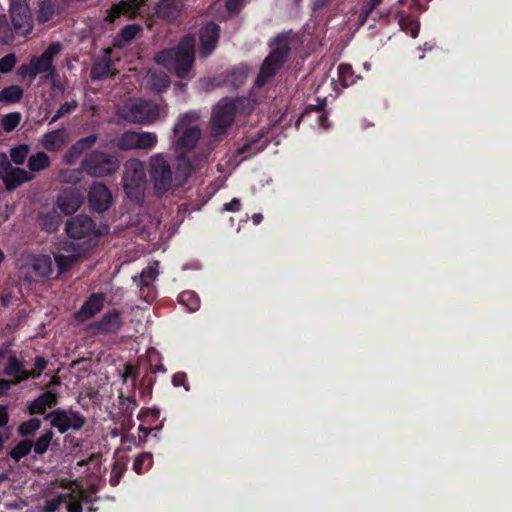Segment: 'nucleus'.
I'll list each match as a JSON object with an SVG mask.
<instances>
[{"instance_id": "680f3d73", "label": "nucleus", "mask_w": 512, "mask_h": 512, "mask_svg": "<svg viewBox=\"0 0 512 512\" xmlns=\"http://www.w3.org/2000/svg\"><path fill=\"white\" fill-rule=\"evenodd\" d=\"M8 409L5 405H0V428L5 427L9 422Z\"/></svg>"}, {"instance_id": "a211bd4d", "label": "nucleus", "mask_w": 512, "mask_h": 512, "mask_svg": "<svg viewBox=\"0 0 512 512\" xmlns=\"http://www.w3.org/2000/svg\"><path fill=\"white\" fill-rule=\"evenodd\" d=\"M58 398L56 392L45 391L27 405V412L29 415L45 414L47 408H53L58 404Z\"/></svg>"}, {"instance_id": "bf43d9fd", "label": "nucleus", "mask_w": 512, "mask_h": 512, "mask_svg": "<svg viewBox=\"0 0 512 512\" xmlns=\"http://www.w3.org/2000/svg\"><path fill=\"white\" fill-rule=\"evenodd\" d=\"M241 201L238 198H233L230 202L225 203L223 209L228 212H238L241 210Z\"/></svg>"}, {"instance_id": "49530a36", "label": "nucleus", "mask_w": 512, "mask_h": 512, "mask_svg": "<svg viewBox=\"0 0 512 512\" xmlns=\"http://www.w3.org/2000/svg\"><path fill=\"white\" fill-rule=\"evenodd\" d=\"M157 143V136L149 132H137V149L152 148Z\"/></svg>"}, {"instance_id": "cd10ccee", "label": "nucleus", "mask_w": 512, "mask_h": 512, "mask_svg": "<svg viewBox=\"0 0 512 512\" xmlns=\"http://www.w3.org/2000/svg\"><path fill=\"white\" fill-rule=\"evenodd\" d=\"M261 138L262 135H259L258 137H251L246 143L237 148V155L246 154L244 157L240 159V161H244L249 157L256 155L257 153L263 151L267 147V142H264L260 146L255 147V145L260 141Z\"/></svg>"}, {"instance_id": "c85d7f7f", "label": "nucleus", "mask_w": 512, "mask_h": 512, "mask_svg": "<svg viewBox=\"0 0 512 512\" xmlns=\"http://www.w3.org/2000/svg\"><path fill=\"white\" fill-rule=\"evenodd\" d=\"M23 372H27L25 369V362L18 359L15 355H11L7 359V363L3 369V373L9 377H21Z\"/></svg>"}, {"instance_id": "e433bc0d", "label": "nucleus", "mask_w": 512, "mask_h": 512, "mask_svg": "<svg viewBox=\"0 0 512 512\" xmlns=\"http://www.w3.org/2000/svg\"><path fill=\"white\" fill-rule=\"evenodd\" d=\"M54 437V432L51 429H46L44 433L38 437L36 442L33 441V451L37 455H43L47 452L50 443Z\"/></svg>"}, {"instance_id": "aec40b11", "label": "nucleus", "mask_w": 512, "mask_h": 512, "mask_svg": "<svg viewBox=\"0 0 512 512\" xmlns=\"http://www.w3.org/2000/svg\"><path fill=\"white\" fill-rule=\"evenodd\" d=\"M97 142V135L91 134L78 139L65 153L64 159L67 164L73 165L78 158L87 150L91 149Z\"/></svg>"}, {"instance_id": "338daca9", "label": "nucleus", "mask_w": 512, "mask_h": 512, "mask_svg": "<svg viewBox=\"0 0 512 512\" xmlns=\"http://www.w3.org/2000/svg\"><path fill=\"white\" fill-rule=\"evenodd\" d=\"M50 80L52 81V87H53L55 94H59V95L63 96L65 94V90H66L65 86L63 84L57 82L55 80V78L50 79Z\"/></svg>"}, {"instance_id": "72a5a7b5", "label": "nucleus", "mask_w": 512, "mask_h": 512, "mask_svg": "<svg viewBox=\"0 0 512 512\" xmlns=\"http://www.w3.org/2000/svg\"><path fill=\"white\" fill-rule=\"evenodd\" d=\"M178 302L190 312L197 311L201 303L198 294L191 290L181 292L178 296Z\"/></svg>"}, {"instance_id": "a18cd8bd", "label": "nucleus", "mask_w": 512, "mask_h": 512, "mask_svg": "<svg viewBox=\"0 0 512 512\" xmlns=\"http://www.w3.org/2000/svg\"><path fill=\"white\" fill-rule=\"evenodd\" d=\"M399 25L403 31L409 32L413 38L419 34V25L409 15H403L399 19Z\"/></svg>"}, {"instance_id": "c03bdc74", "label": "nucleus", "mask_w": 512, "mask_h": 512, "mask_svg": "<svg viewBox=\"0 0 512 512\" xmlns=\"http://www.w3.org/2000/svg\"><path fill=\"white\" fill-rule=\"evenodd\" d=\"M21 121V114L19 112H12L3 116L1 120L2 128L5 132H12Z\"/></svg>"}, {"instance_id": "f257e3e1", "label": "nucleus", "mask_w": 512, "mask_h": 512, "mask_svg": "<svg viewBox=\"0 0 512 512\" xmlns=\"http://www.w3.org/2000/svg\"><path fill=\"white\" fill-rule=\"evenodd\" d=\"M196 39L193 34L184 35L178 44L155 54V62L172 71L180 79L188 77L195 62Z\"/></svg>"}, {"instance_id": "393cba45", "label": "nucleus", "mask_w": 512, "mask_h": 512, "mask_svg": "<svg viewBox=\"0 0 512 512\" xmlns=\"http://www.w3.org/2000/svg\"><path fill=\"white\" fill-rule=\"evenodd\" d=\"M157 15L169 22L175 20L180 14V7L177 0H160L156 5Z\"/></svg>"}, {"instance_id": "09e8293b", "label": "nucleus", "mask_w": 512, "mask_h": 512, "mask_svg": "<svg viewBox=\"0 0 512 512\" xmlns=\"http://www.w3.org/2000/svg\"><path fill=\"white\" fill-rule=\"evenodd\" d=\"M43 146L48 151H55L60 147L59 131H52L44 134L42 139Z\"/></svg>"}, {"instance_id": "13d9d810", "label": "nucleus", "mask_w": 512, "mask_h": 512, "mask_svg": "<svg viewBox=\"0 0 512 512\" xmlns=\"http://www.w3.org/2000/svg\"><path fill=\"white\" fill-rule=\"evenodd\" d=\"M11 163L5 153H0V178L2 179L11 168Z\"/></svg>"}, {"instance_id": "603ef678", "label": "nucleus", "mask_w": 512, "mask_h": 512, "mask_svg": "<svg viewBox=\"0 0 512 512\" xmlns=\"http://www.w3.org/2000/svg\"><path fill=\"white\" fill-rule=\"evenodd\" d=\"M78 106V103L76 100H72L71 102H65L62 104L59 109L56 111L54 116L51 119V123L56 122L60 118L64 117L65 115H68L72 113Z\"/></svg>"}, {"instance_id": "412c9836", "label": "nucleus", "mask_w": 512, "mask_h": 512, "mask_svg": "<svg viewBox=\"0 0 512 512\" xmlns=\"http://www.w3.org/2000/svg\"><path fill=\"white\" fill-rule=\"evenodd\" d=\"M121 327V315L117 309L108 311L99 321L93 324V328L100 333H116Z\"/></svg>"}, {"instance_id": "7ed1b4c3", "label": "nucleus", "mask_w": 512, "mask_h": 512, "mask_svg": "<svg viewBox=\"0 0 512 512\" xmlns=\"http://www.w3.org/2000/svg\"><path fill=\"white\" fill-rule=\"evenodd\" d=\"M199 116L195 112H187L181 115L173 127L174 136H178L175 142L176 150L180 153L191 151L198 143L201 137V130L198 126H191L198 120Z\"/></svg>"}, {"instance_id": "20e7f679", "label": "nucleus", "mask_w": 512, "mask_h": 512, "mask_svg": "<svg viewBox=\"0 0 512 512\" xmlns=\"http://www.w3.org/2000/svg\"><path fill=\"white\" fill-rule=\"evenodd\" d=\"M82 169L92 177L110 176L119 168L118 159L102 151L87 153L81 162Z\"/></svg>"}, {"instance_id": "8fccbe9b", "label": "nucleus", "mask_w": 512, "mask_h": 512, "mask_svg": "<svg viewBox=\"0 0 512 512\" xmlns=\"http://www.w3.org/2000/svg\"><path fill=\"white\" fill-rule=\"evenodd\" d=\"M83 169L80 167L79 169H67L61 171L60 177L61 180L65 183L76 184L79 183L83 177Z\"/></svg>"}, {"instance_id": "0eeeda50", "label": "nucleus", "mask_w": 512, "mask_h": 512, "mask_svg": "<svg viewBox=\"0 0 512 512\" xmlns=\"http://www.w3.org/2000/svg\"><path fill=\"white\" fill-rule=\"evenodd\" d=\"M45 419H50L51 427L56 428L60 434H64L70 429L79 431L86 424V418L79 411L73 409L56 408L49 412Z\"/></svg>"}, {"instance_id": "f3484780", "label": "nucleus", "mask_w": 512, "mask_h": 512, "mask_svg": "<svg viewBox=\"0 0 512 512\" xmlns=\"http://www.w3.org/2000/svg\"><path fill=\"white\" fill-rule=\"evenodd\" d=\"M57 206L66 215L76 212L83 203V197L75 188L64 189L57 197Z\"/></svg>"}, {"instance_id": "2eb2a0df", "label": "nucleus", "mask_w": 512, "mask_h": 512, "mask_svg": "<svg viewBox=\"0 0 512 512\" xmlns=\"http://www.w3.org/2000/svg\"><path fill=\"white\" fill-rule=\"evenodd\" d=\"M269 45L272 49L265 59L277 64L278 67H283L291 53L288 35L285 33L278 34Z\"/></svg>"}, {"instance_id": "ea45409f", "label": "nucleus", "mask_w": 512, "mask_h": 512, "mask_svg": "<svg viewBox=\"0 0 512 512\" xmlns=\"http://www.w3.org/2000/svg\"><path fill=\"white\" fill-rule=\"evenodd\" d=\"M14 28H11L7 17L5 15H0V43L2 44H10L14 41Z\"/></svg>"}, {"instance_id": "6ab92c4d", "label": "nucleus", "mask_w": 512, "mask_h": 512, "mask_svg": "<svg viewBox=\"0 0 512 512\" xmlns=\"http://www.w3.org/2000/svg\"><path fill=\"white\" fill-rule=\"evenodd\" d=\"M105 298V294L103 293H92L76 313V318L79 321H86L93 318L102 310Z\"/></svg>"}, {"instance_id": "ddd939ff", "label": "nucleus", "mask_w": 512, "mask_h": 512, "mask_svg": "<svg viewBox=\"0 0 512 512\" xmlns=\"http://www.w3.org/2000/svg\"><path fill=\"white\" fill-rule=\"evenodd\" d=\"M96 229L95 222L88 215H77L66 222V233L73 239L90 236Z\"/></svg>"}, {"instance_id": "a878e982", "label": "nucleus", "mask_w": 512, "mask_h": 512, "mask_svg": "<svg viewBox=\"0 0 512 512\" xmlns=\"http://www.w3.org/2000/svg\"><path fill=\"white\" fill-rule=\"evenodd\" d=\"M282 67H278L277 64L264 59L261 64L259 73L254 82V86L257 88L264 87L281 69Z\"/></svg>"}, {"instance_id": "4be33fe9", "label": "nucleus", "mask_w": 512, "mask_h": 512, "mask_svg": "<svg viewBox=\"0 0 512 512\" xmlns=\"http://www.w3.org/2000/svg\"><path fill=\"white\" fill-rule=\"evenodd\" d=\"M33 179V175L22 168H11L2 178L5 187L8 191H14L23 183L29 182Z\"/></svg>"}, {"instance_id": "473e14b6", "label": "nucleus", "mask_w": 512, "mask_h": 512, "mask_svg": "<svg viewBox=\"0 0 512 512\" xmlns=\"http://www.w3.org/2000/svg\"><path fill=\"white\" fill-rule=\"evenodd\" d=\"M41 423V420L36 417L30 418L19 424L17 433L25 439H28V437H34L36 432L40 429Z\"/></svg>"}, {"instance_id": "b1692460", "label": "nucleus", "mask_w": 512, "mask_h": 512, "mask_svg": "<svg viewBox=\"0 0 512 512\" xmlns=\"http://www.w3.org/2000/svg\"><path fill=\"white\" fill-rule=\"evenodd\" d=\"M31 267L34 274L41 279L49 278L53 272V263L49 255L40 254L34 256Z\"/></svg>"}, {"instance_id": "e2e57ef3", "label": "nucleus", "mask_w": 512, "mask_h": 512, "mask_svg": "<svg viewBox=\"0 0 512 512\" xmlns=\"http://www.w3.org/2000/svg\"><path fill=\"white\" fill-rule=\"evenodd\" d=\"M255 108V102L250 99V106L248 104H244L240 106L237 113L249 115Z\"/></svg>"}, {"instance_id": "bb28decb", "label": "nucleus", "mask_w": 512, "mask_h": 512, "mask_svg": "<svg viewBox=\"0 0 512 512\" xmlns=\"http://www.w3.org/2000/svg\"><path fill=\"white\" fill-rule=\"evenodd\" d=\"M140 31L141 27L137 24L126 25L113 39V46L115 48H123L124 46L129 44Z\"/></svg>"}, {"instance_id": "a19ab883", "label": "nucleus", "mask_w": 512, "mask_h": 512, "mask_svg": "<svg viewBox=\"0 0 512 512\" xmlns=\"http://www.w3.org/2000/svg\"><path fill=\"white\" fill-rule=\"evenodd\" d=\"M151 88L157 93L164 92L170 86V78L165 73H153L150 79Z\"/></svg>"}, {"instance_id": "c9c22d12", "label": "nucleus", "mask_w": 512, "mask_h": 512, "mask_svg": "<svg viewBox=\"0 0 512 512\" xmlns=\"http://www.w3.org/2000/svg\"><path fill=\"white\" fill-rule=\"evenodd\" d=\"M50 165V157L45 152H37L28 159V168L32 172H38Z\"/></svg>"}, {"instance_id": "9b49d317", "label": "nucleus", "mask_w": 512, "mask_h": 512, "mask_svg": "<svg viewBox=\"0 0 512 512\" xmlns=\"http://www.w3.org/2000/svg\"><path fill=\"white\" fill-rule=\"evenodd\" d=\"M129 111L132 121L140 124H151L159 116L158 105L145 100L133 102Z\"/></svg>"}, {"instance_id": "864d4df0", "label": "nucleus", "mask_w": 512, "mask_h": 512, "mask_svg": "<svg viewBox=\"0 0 512 512\" xmlns=\"http://www.w3.org/2000/svg\"><path fill=\"white\" fill-rule=\"evenodd\" d=\"M16 64V56L12 53L0 58V73L6 74L14 68Z\"/></svg>"}, {"instance_id": "052dcab7", "label": "nucleus", "mask_w": 512, "mask_h": 512, "mask_svg": "<svg viewBox=\"0 0 512 512\" xmlns=\"http://www.w3.org/2000/svg\"><path fill=\"white\" fill-rule=\"evenodd\" d=\"M17 377L13 380L0 379V396L4 395L13 385H17L20 382H16Z\"/></svg>"}, {"instance_id": "2f4dec72", "label": "nucleus", "mask_w": 512, "mask_h": 512, "mask_svg": "<svg viewBox=\"0 0 512 512\" xmlns=\"http://www.w3.org/2000/svg\"><path fill=\"white\" fill-rule=\"evenodd\" d=\"M33 449V440L23 439L19 441L8 453V455L17 463L22 458L30 454Z\"/></svg>"}, {"instance_id": "f03ea898", "label": "nucleus", "mask_w": 512, "mask_h": 512, "mask_svg": "<svg viewBox=\"0 0 512 512\" xmlns=\"http://www.w3.org/2000/svg\"><path fill=\"white\" fill-rule=\"evenodd\" d=\"M244 104L250 106V99L238 97L235 100H221L212 111L211 134L216 137L226 134L234 123L239 107Z\"/></svg>"}, {"instance_id": "6e6d98bb", "label": "nucleus", "mask_w": 512, "mask_h": 512, "mask_svg": "<svg viewBox=\"0 0 512 512\" xmlns=\"http://www.w3.org/2000/svg\"><path fill=\"white\" fill-rule=\"evenodd\" d=\"M374 7H372L368 2L365 3L359 13V22L360 25H364L371 13L374 11Z\"/></svg>"}, {"instance_id": "69168bd1", "label": "nucleus", "mask_w": 512, "mask_h": 512, "mask_svg": "<svg viewBox=\"0 0 512 512\" xmlns=\"http://www.w3.org/2000/svg\"><path fill=\"white\" fill-rule=\"evenodd\" d=\"M60 503H61L60 498H54V499L48 501L47 507H46L47 512H55L58 509Z\"/></svg>"}, {"instance_id": "dca6fc26", "label": "nucleus", "mask_w": 512, "mask_h": 512, "mask_svg": "<svg viewBox=\"0 0 512 512\" xmlns=\"http://www.w3.org/2000/svg\"><path fill=\"white\" fill-rule=\"evenodd\" d=\"M249 71V66L244 63L233 66L219 76L217 85H225L233 89H238L245 84Z\"/></svg>"}, {"instance_id": "37998d69", "label": "nucleus", "mask_w": 512, "mask_h": 512, "mask_svg": "<svg viewBox=\"0 0 512 512\" xmlns=\"http://www.w3.org/2000/svg\"><path fill=\"white\" fill-rule=\"evenodd\" d=\"M129 12V5L126 2H120L119 4L113 5L107 10L105 21L114 23L121 15Z\"/></svg>"}, {"instance_id": "58836bf2", "label": "nucleus", "mask_w": 512, "mask_h": 512, "mask_svg": "<svg viewBox=\"0 0 512 512\" xmlns=\"http://www.w3.org/2000/svg\"><path fill=\"white\" fill-rule=\"evenodd\" d=\"M338 77L344 87L353 85L356 82V76L352 66L349 64L342 63L338 66Z\"/></svg>"}, {"instance_id": "6e6552de", "label": "nucleus", "mask_w": 512, "mask_h": 512, "mask_svg": "<svg viewBox=\"0 0 512 512\" xmlns=\"http://www.w3.org/2000/svg\"><path fill=\"white\" fill-rule=\"evenodd\" d=\"M10 18L15 34L26 37L33 30V16L26 0H12L10 3Z\"/></svg>"}, {"instance_id": "c756f323", "label": "nucleus", "mask_w": 512, "mask_h": 512, "mask_svg": "<svg viewBox=\"0 0 512 512\" xmlns=\"http://www.w3.org/2000/svg\"><path fill=\"white\" fill-rule=\"evenodd\" d=\"M24 94L18 85H10L0 91V103L14 104L20 102Z\"/></svg>"}, {"instance_id": "774afa93", "label": "nucleus", "mask_w": 512, "mask_h": 512, "mask_svg": "<svg viewBox=\"0 0 512 512\" xmlns=\"http://www.w3.org/2000/svg\"><path fill=\"white\" fill-rule=\"evenodd\" d=\"M67 512H83V508L80 502L74 501L67 504Z\"/></svg>"}, {"instance_id": "0e129e2a", "label": "nucleus", "mask_w": 512, "mask_h": 512, "mask_svg": "<svg viewBox=\"0 0 512 512\" xmlns=\"http://www.w3.org/2000/svg\"><path fill=\"white\" fill-rule=\"evenodd\" d=\"M331 0H312V10L314 12L319 11L326 7Z\"/></svg>"}, {"instance_id": "1a4fd4ad", "label": "nucleus", "mask_w": 512, "mask_h": 512, "mask_svg": "<svg viewBox=\"0 0 512 512\" xmlns=\"http://www.w3.org/2000/svg\"><path fill=\"white\" fill-rule=\"evenodd\" d=\"M146 181L143 164L138 160L127 162L126 171L123 176L124 189L129 197L133 194L139 196L143 192V186Z\"/></svg>"}, {"instance_id": "4d7b16f0", "label": "nucleus", "mask_w": 512, "mask_h": 512, "mask_svg": "<svg viewBox=\"0 0 512 512\" xmlns=\"http://www.w3.org/2000/svg\"><path fill=\"white\" fill-rule=\"evenodd\" d=\"M243 1L244 0H225L226 10L232 14L238 13L243 6Z\"/></svg>"}, {"instance_id": "f704fd0d", "label": "nucleus", "mask_w": 512, "mask_h": 512, "mask_svg": "<svg viewBox=\"0 0 512 512\" xmlns=\"http://www.w3.org/2000/svg\"><path fill=\"white\" fill-rule=\"evenodd\" d=\"M112 63L109 59L96 62L90 71L92 80H105L111 74Z\"/></svg>"}, {"instance_id": "4c0bfd02", "label": "nucleus", "mask_w": 512, "mask_h": 512, "mask_svg": "<svg viewBox=\"0 0 512 512\" xmlns=\"http://www.w3.org/2000/svg\"><path fill=\"white\" fill-rule=\"evenodd\" d=\"M152 465V454L149 452H143L135 458L132 468L137 474H143L148 471Z\"/></svg>"}, {"instance_id": "5701e85b", "label": "nucleus", "mask_w": 512, "mask_h": 512, "mask_svg": "<svg viewBox=\"0 0 512 512\" xmlns=\"http://www.w3.org/2000/svg\"><path fill=\"white\" fill-rule=\"evenodd\" d=\"M37 221L42 230L53 233L58 230L62 223V217L57 210L53 208L46 212H40Z\"/></svg>"}, {"instance_id": "3c124183", "label": "nucleus", "mask_w": 512, "mask_h": 512, "mask_svg": "<svg viewBox=\"0 0 512 512\" xmlns=\"http://www.w3.org/2000/svg\"><path fill=\"white\" fill-rule=\"evenodd\" d=\"M125 471H126L125 464L115 462L113 464V467H112V470L110 473V478H109L110 485L113 487L117 486L120 483L121 478Z\"/></svg>"}, {"instance_id": "7c9ffc66", "label": "nucleus", "mask_w": 512, "mask_h": 512, "mask_svg": "<svg viewBox=\"0 0 512 512\" xmlns=\"http://www.w3.org/2000/svg\"><path fill=\"white\" fill-rule=\"evenodd\" d=\"M48 361L43 356H37L34 362V369L23 372L21 377H17L16 382H24L29 379H37L41 376L42 372L47 368Z\"/></svg>"}, {"instance_id": "f8f14e48", "label": "nucleus", "mask_w": 512, "mask_h": 512, "mask_svg": "<svg viewBox=\"0 0 512 512\" xmlns=\"http://www.w3.org/2000/svg\"><path fill=\"white\" fill-rule=\"evenodd\" d=\"M90 208L98 213L107 211L112 203V194L103 183H94L88 192Z\"/></svg>"}, {"instance_id": "9d476101", "label": "nucleus", "mask_w": 512, "mask_h": 512, "mask_svg": "<svg viewBox=\"0 0 512 512\" xmlns=\"http://www.w3.org/2000/svg\"><path fill=\"white\" fill-rule=\"evenodd\" d=\"M220 26L214 21L207 22L199 30V57L208 58L216 50L220 39Z\"/></svg>"}, {"instance_id": "79ce46f5", "label": "nucleus", "mask_w": 512, "mask_h": 512, "mask_svg": "<svg viewBox=\"0 0 512 512\" xmlns=\"http://www.w3.org/2000/svg\"><path fill=\"white\" fill-rule=\"evenodd\" d=\"M120 150L137 149V132L126 131L117 141Z\"/></svg>"}, {"instance_id": "39448f33", "label": "nucleus", "mask_w": 512, "mask_h": 512, "mask_svg": "<svg viewBox=\"0 0 512 512\" xmlns=\"http://www.w3.org/2000/svg\"><path fill=\"white\" fill-rule=\"evenodd\" d=\"M62 50V45L59 42L51 43L39 57H33L30 61L32 69L29 71V76L35 79L37 75H41V79H54L57 76L56 67L53 65L54 57L57 56Z\"/></svg>"}, {"instance_id": "423d86ee", "label": "nucleus", "mask_w": 512, "mask_h": 512, "mask_svg": "<svg viewBox=\"0 0 512 512\" xmlns=\"http://www.w3.org/2000/svg\"><path fill=\"white\" fill-rule=\"evenodd\" d=\"M148 174L158 196L165 194L172 185L173 174L168 161L162 155H154L148 164Z\"/></svg>"}, {"instance_id": "de8ad7c7", "label": "nucleus", "mask_w": 512, "mask_h": 512, "mask_svg": "<svg viewBox=\"0 0 512 512\" xmlns=\"http://www.w3.org/2000/svg\"><path fill=\"white\" fill-rule=\"evenodd\" d=\"M28 153L29 146L27 144H21L10 150V157L16 165H21L25 162Z\"/></svg>"}, {"instance_id": "5fc2aeb1", "label": "nucleus", "mask_w": 512, "mask_h": 512, "mask_svg": "<svg viewBox=\"0 0 512 512\" xmlns=\"http://www.w3.org/2000/svg\"><path fill=\"white\" fill-rule=\"evenodd\" d=\"M172 384L175 387L183 386L186 391L190 390V385L187 382V374L185 372H182V371L176 372L172 376Z\"/></svg>"}, {"instance_id": "4468645a", "label": "nucleus", "mask_w": 512, "mask_h": 512, "mask_svg": "<svg viewBox=\"0 0 512 512\" xmlns=\"http://www.w3.org/2000/svg\"><path fill=\"white\" fill-rule=\"evenodd\" d=\"M158 276V270L153 266L144 268L138 276H133V282L139 288L140 296L151 302L155 298V287L153 282Z\"/></svg>"}]
</instances>
